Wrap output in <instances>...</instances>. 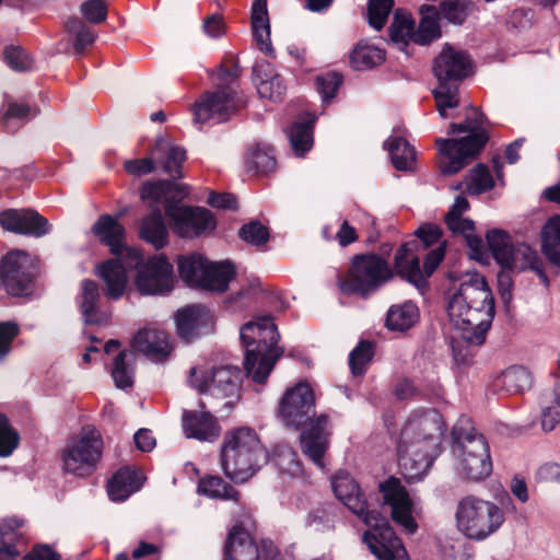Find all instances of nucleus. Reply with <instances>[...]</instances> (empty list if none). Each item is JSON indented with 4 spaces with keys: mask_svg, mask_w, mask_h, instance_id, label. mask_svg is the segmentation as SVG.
<instances>
[{
    "mask_svg": "<svg viewBox=\"0 0 560 560\" xmlns=\"http://www.w3.org/2000/svg\"><path fill=\"white\" fill-rule=\"evenodd\" d=\"M450 323L458 337L480 346L495 315L494 298L486 278L474 271L459 278L447 304Z\"/></svg>",
    "mask_w": 560,
    "mask_h": 560,
    "instance_id": "obj_1",
    "label": "nucleus"
},
{
    "mask_svg": "<svg viewBox=\"0 0 560 560\" xmlns=\"http://www.w3.org/2000/svg\"><path fill=\"white\" fill-rule=\"evenodd\" d=\"M445 430L442 416L433 409L415 411L407 419L397 441V456L408 481L428 474L441 452Z\"/></svg>",
    "mask_w": 560,
    "mask_h": 560,
    "instance_id": "obj_2",
    "label": "nucleus"
},
{
    "mask_svg": "<svg viewBox=\"0 0 560 560\" xmlns=\"http://www.w3.org/2000/svg\"><path fill=\"white\" fill-rule=\"evenodd\" d=\"M137 269L135 284L142 295H164L174 288L173 265L165 255H153L144 260L138 249L127 250L118 262L108 259L97 267L96 275L105 283V294L117 300L127 287V270Z\"/></svg>",
    "mask_w": 560,
    "mask_h": 560,
    "instance_id": "obj_3",
    "label": "nucleus"
},
{
    "mask_svg": "<svg viewBox=\"0 0 560 560\" xmlns=\"http://www.w3.org/2000/svg\"><path fill=\"white\" fill-rule=\"evenodd\" d=\"M316 397L312 387H288L281 395L277 417L288 428L301 429V447L315 465L324 468V455L329 446V417L320 413L313 417Z\"/></svg>",
    "mask_w": 560,
    "mask_h": 560,
    "instance_id": "obj_4",
    "label": "nucleus"
},
{
    "mask_svg": "<svg viewBox=\"0 0 560 560\" xmlns=\"http://www.w3.org/2000/svg\"><path fill=\"white\" fill-rule=\"evenodd\" d=\"M184 185L171 180L147 183L142 186L141 198L163 203L172 229L179 237L194 238L215 228L212 213L200 207H178L177 202L186 195Z\"/></svg>",
    "mask_w": 560,
    "mask_h": 560,
    "instance_id": "obj_5",
    "label": "nucleus"
},
{
    "mask_svg": "<svg viewBox=\"0 0 560 560\" xmlns=\"http://www.w3.org/2000/svg\"><path fill=\"white\" fill-rule=\"evenodd\" d=\"M486 122V116L478 108L469 107L465 121L451 124L447 132L448 135L468 132L467 136L460 139H436L435 144L442 156L440 167L443 174L458 173L481 151L489 139L485 128Z\"/></svg>",
    "mask_w": 560,
    "mask_h": 560,
    "instance_id": "obj_6",
    "label": "nucleus"
},
{
    "mask_svg": "<svg viewBox=\"0 0 560 560\" xmlns=\"http://www.w3.org/2000/svg\"><path fill=\"white\" fill-rule=\"evenodd\" d=\"M241 340L245 347L244 368L257 384L266 382L283 350L278 347L279 332L270 316L244 324Z\"/></svg>",
    "mask_w": 560,
    "mask_h": 560,
    "instance_id": "obj_7",
    "label": "nucleus"
},
{
    "mask_svg": "<svg viewBox=\"0 0 560 560\" xmlns=\"http://www.w3.org/2000/svg\"><path fill=\"white\" fill-rule=\"evenodd\" d=\"M432 71L438 80L432 92L436 109L442 118H446V110L459 105L458 86L472 73V63L466 51L445 44L433 60Z\"/></svg>",
    "mask_w": 560,
    "mask_h": 560,
    "instance_id": "obj_8",
    "label": "nucleus"
},
{
    "mask_svg": "<svg viewBox=\"0 0 560 560\" xmlns=\"http://www.w3.org/2000/svg\"><path fill=\"white\" fill-rule=\"evenodd\" d=\"M266 462L267 452L252 429L240 428L225 435L221 466L230 479L235 482L247 481Z\"/></svg>",
    "mask_w": 560,
    "mask_h": 560,
    "instance_id": "obj_9",
    "label": "nucleus"
},
{
    "mask_svg": "<svg viewBox=\"0 0 560 560\" xmlns=\"http://www.w3.org/2000/svg\"><path fill=\"white\" fill-rule=\"evenodd\" d=\"M452 436L456 472L470 481L486 479L492 471V460L485 436L470 425L469 420L456 423Z\"/></svg>",
    "mask_w": 560,
    "mask_h": 560,
    "instance_id": "obj_10",
    "label": "nucleus"
},
{
    "mask_svg": "<svg viewBox=\"0 0 560 560\" xmlns=\"http://www.w3.org/2000/svg\"><path fill=\"white\" fill-rule=\"evenodd\" d=\"M503 510L494 502L474 494L463 497L456 505L455 524L459 533L472 540H483L504 523Z\"/></svg>",
    "mask_w": 560,
    "mask_h": 560,
    "instance_id": "obj_11",
    "label": "nucleus"
},
{
    "mask_svg": "<svg viewBox=\"0 0 560 560\" xmlns=\"http://www.w3.org/2000/svg\"><path fill=\"white\" fill-rule=\"evenodd\" d=\"M393 278L388 262L376 254H360L352 258L346 279L339 283L347 294L368 296Z\"/></svg>",
    "mask_w": 560,
    "mask_h": 560,
    "instance_id": "obj_12",
    "label": "nucleus"
},
{
    "mask_svg": "<svg viewBox=\"0 0 560 560\" xmlns=\"http://www.w3.org/2000/svg\"><path fill=\"white\" fill-rule=\"evenodd\" d=\"M103 453V441L100 432L84 427L62 451V468L75 476L90 475L100 462Z\"/></svg>",
    "mask_w": 560,
    "mask_h": 560,
    "instance_id": "obj_13",
    "label": "nucleus"
},
{
    "mask_svg": "<svg viewBox=\"0 0 560 560\" xmlns=\"http://www.w3.org/2000/svg\"><path fill=\"white\" fill-rule=\"evenodd\" d=\"M486 240L493 258L502 267L517 271H523L525 269L537 270L547 282L546 277L539 270L538 255L530 246L525 243L513 244L510 235L505 231L499 229L489 231L486 235Z\"/></svg>",
    "mask_w": 560,
    "mask_h": 560,
    "instance_id": "obj_14",
    "label": "nucleus"
},
{
    "mask_svg": "<svg viewBox=\"0 0 560 560\" xmlns=\"http://www.w3.org/2000/svg\"><path fill=\"white\" fill-rule=\"evenodd\" d=\"M34 277V264L30 254L16 249L3 257L1 280L9 294L13 296L28 294L32 291Z\"/></svg>",
    "mask_w": 560,
    "mask_h": 560,
    "instance_id": "obj_15",
    "label": "nucleus"
},
{
    "mask_svg": "<svg viewBox=\"0 0 560 560\" xmlns=\"http://www.w3.org/2000/svg\"><path fill=\"white\" fill-rule=\"evenodd\" d=\"M331 486L337 499L370 528L377 527L385 520L378 513L368 511L366 500L359 485L349 472L339 470L331 478Z\"/></svg>",
    "mask_w": 560,
    "mask_h": 560,
    "instance_id": "obj_16",
    "label": "nucleus"
},
{
    "mask_svg": "<svg viewBox=\"0 0 560 560\" xmlns=\"http://www.w3.org/2000/svg\"><path fill=\"white\" fill-rule=\"evenodd\" d=\"M241 106L236 92L230 85L219 86L213 92L206 93L194 106L196 122L214 119L225 121Z\"/></svg>",
    "mask_w": 560,
    "mask_h": 560,
    "instance_id": "obj_17",
    "label": "nucleus"
},
{
    "mask_svg": "<svg viewBox=\"0 0 560 560\" xmlns=\"http://www.w3.org/2000/svg\"><path fill=\"white\" fill-rule=\"evenodd\" d=\"M380 492L384 504L390 508L393 521L400 525L406 533L413 534L418 528L412 516L415 503L400 481L396 478H389L387 481L380 483Z\"/></svg>",
    "mask_w": 560,
    "mask_h": 560,
    "instance_id": "obj_18",
    "label": "nucleus"
},
{
    "mask_svg": "<svg viewBox=\"0 0 560 560\" xmlns=\"http://www.w3.org/2000/svg\"><path fill=\"white\" fill-rule=\"evenodd\" d=\"M363 540L381 560H401L407 557L406 549L386 518L377 527H371L366 530Z\"/></svg>",
    "mask_w": 560,
    "mask_h": 560,
    "instance_id": "obj_19",
    "label": "nucleus"
},
{
    "mask_svg": "<svg viewBox=\"0 0 560 560\" xmlns=\"http://www.w3.org/2000/svg\"><path fill=\"white\" fill-rule=\"evenodd\" d=\"M0 224L9 232L40 237L50 231L48 221L31 209H9L0 213Z\"/></svg>",
    "mask_w": 560,
    "mask_h": 560,
    "instance_id": "obj_20",
    "label": "nucleus"
},
{
    "mask_svg": "<svg viewBox=\"0 0 560 560\" xmlns=\"http://www.w3.org/2000/svg\"><path fill=\"white\" fill-rule=\"evenodd\" d=\"M132 345L137 351L155 363L166 362L174 351L171 336L159 329L147 328L138 331L133 337Z\"/></svg>",
    "mask_w": 560,
    "mask_h": 560,
    "instance_id": "obj_21",
    "label": "nucleus"
},
{
    "mask_svg": "<svg viewBox=\"0 0 560 560\" xmlns=\"http://www.w3.org/2000/svg\"><path fill=\"white\" fill-rule=\"evenodd\" d=\"M175 319L177 334L186 342L209 332L213 324L212 314L202 305H190L177 311Z\"/></svg>",
    "mask_w": 560,
    "mask_h": 560,
    "instance_id": "obj_22",
    "label": "nucleus"
},
{
    "mask_svg": "<svg viewBox=\"0 0 560 560\" xmlns=\"http://www.w3.org/2000/svg\"><path fill=\"white\" fill-rule=\"evenodd\" d=\"M92 232L103 244L109 247L110 253L115 256L114 259L118 262L125 259L127 250L136 249L126 246L125 228L118 222V219L109 214H102L92 225Z\"/></svg>",
    "mask_w": 560,
    "mask_h": 560,
    "instance_id": "obj_23",
    "label": "nucleus"
},
{
    "mask_svg": "<svg viewBox=\"0 0 560 560\" xmlns=\"http://www.w3.org/2000/svg\"><path fill=\"white\" fill-rule=\"evenodd\" d=\"M252 520L247 515L241 524H235L226 539L224 560H259L258 547L248 533Z\"/></svg>",
    "mask_w": 560,
    "mask_h": 560,
    "instance_id": "obj_24",
    "label": "nucleus"
},
{
    "mask_svg": "<svg viewBox=\"0 0 560 560\" xmlns=\"http://www.w3.org/2000/svg\"><path fill=\"white\" fill-rule=\"evenodd\" d=\"M77 303L85 325H104L108 322L110 314L102 310L100 288L93 280L81 282Z\"/></svg>",
    "mask_w": 560,
    "mask_h": 560,
    "instance_id": "obj_25",
    "label": "nucleus"
},
{
    "mask_svg": "<svg viewBox=\"0 0 560 560\" xmlns=\"http://www.w3.org/2000/svg\"><path fill=\"white\" fill-rule=\"evenodd\" d=\"M190 383L195 385H241L247 376V371L238 366L224 365L213 368L210 371L191 368L189 371Z\"/></svg>",
    "mask_w": 560,
    "mask_h": 560,
    "instance_id": "obj_26",
    "label": "nucleus"
},
{
    "mask_svg": "<svg viewBox=\"0 0 560 560\" xmlns=\"http://www.w3.org/2000/svg\"><path fill=\"white\" fill-rule=\"evenodd\" d=\"M417 248L418 243L415 241L402 244L395 254L394 266L401 278L420 288L424 284V275L416 254Z\"/></svg>",
    "mask_w": 560,
    "mask_h": 560,
    "instance_id": "obj_27",
    "label": "nucleus"
},
{
    "mask_svg": "<svg viewBox=\"0 0 560 560\" xmlns=\"http://www.w3.org/2000/svg\"><path fill=\"white\" fill-rule=\"evenodd\" d=\"M417 248L418 243L415 241L402 244L395 254L394 266L401 278L420 288L424 284V275L416 254Z\"/></svg>",
    "mask_w": 560,
    "mask_h": 560,
    "instance_id": "obj_28",
    "label": "nucleus"
},
{
    "mask_svg": "<svg viewBox=\"0 0 560 560\" xmlns=\"http://www.w3.org/2000/svg\"><path fill=\"white\" fill-rule=\"evenodd\" d=\"M183 429L188 439L212 442L220 435L217 420L208 412H185Z\"/></svg>",
    "mask_w": 560,
    "mask_h": 560,
    "instance_id": "obj_29",
    "label": "nucleus"
},
{
    "mask_svg": "<svg viewBox=\"0 0 560 560\" xmlns=\"http://www.w3.org/2000/svg\"><path fill=\"white\" fill-rule=\"evenodd\" d=\"M152 201L155 206L152 205V211L142 219L139 235L159 250L168 243V230L159 208L160 203L154 200Z\"/></svg>",
    "mask_w": 560,
    "mask_h": 560,
    "instance_id": "obj_30",
    "label": "nucleus"
},
{
    "mask_svg": "<svg viewBox=\"0 0 560 560\" xmlns=\"http://www.w3.org/2000/svg\"><path fill=\"white\" fill-rule=\"evenodd\" d=\"M152 154L155 161L162 165L166 174L175 179L183 177L182 165L186 160V151L183 148L163 138H159L152 150Z\"/></svg>",
    "mask_w": 560,
    "mask_h": 560,
    "instance_id": "obj_31",
    "label": "nucleus"
},
{
    "mask_svg": "<svg viewBox=\"0 0 560 560\" xmlns=\"http://www.w3.org/2000/svg\"><path fill=\"white\" fill-rule=\"evenodd\" d=\"M142 483L141 472L121 468L108 480L107 493L112 501L121 502L138 491Z\"/></svg>",
    "mask_w": 560,
    "mask_h": 560,
    "instance_id": "obj_32",
    "label": "nucleus"
},
{
    "mask_svg": "<svg viewBox=\"0 0 560 560\" xmlns=\"http://www.w3.org/2000/svg\"><path fill=\"white\" fill-rule=\"evenodd\" d=\"M254 80L260 97L280 101L285 93V85L281 77L275 73L269 63L255 66Z\"/></svg>",
    "mask_w": 560,
    "mask_h": 560,
    "instance_id": "obj_33",
    "label": "nucleus"
},
{
    "mask_svg": "<svg viewBox=\"0 0 560 560\" xmlns=\"http://www.w3.org/2000/svg\"><path fill=\"white\" fill-rule=\"evenodd\" d=\"M252 30L258 48L267 55L271 54L272 46L267 0H254L252 4Z\"/></svg>",
    "mask_w": 560,
    "mask_h": 560,
    "instance_id": "obj_34",
    "label": "nucleus"
},
{
    "mask_svg": "<svg viewBox=\"0 0 560 560\" xmlns=\"http://www.w3.org/2000/svg\"><path fill=\"white\" fill-rule=\"evenodd\" d=\"M540 427L551 432L560 424V387H545L539 396Z\"/></svg>",
    "mask_w": 560,
    "mask_h": 560,
    "instance_id": "obj_35",
    "label": "nucleus"
},
{
    "mask_svg": "<svg viewBox=\"0 0 560 560\" xmlns=\"http://www.w3.org/2000/svg\"><path fill=\"white\" fill-rule=\"evenodd\" d=\"M207 264L200 254L182 255L177 259L179 277L191 288H202Z\"/></svg>",
    "mask_w": 560,
    "mask_h": 560,
    "instance_id": "obj_36",
    "label": "nucleus"
},
{
    "mask_svg": "<svg viewBox=\"0 0 560 560\" xmlns=\"http://www.w3.org/2000/svg\"><path fill=\"white\" fill-rule=\"evenodd\" d=\"M394 167L398 171H410L416 163V152L410 143L400 136H390L384 142Z\"/></svg>",
    "mask_w": 560,
    "mask_h": 560,
    "instance_id": "obj_37",
    "label": "nucleus"
},
{
    "mask_svg": "<svg viewBox=\"0 0 560 560\" xmlns=\"http://www.w3.org/2000/svg\"><path fill=\"white\" fill-rule=\"evenodd\" d=\"M421 15L418 28L412 34V42L419 45H427L440 37L438 23L439 11L434 5L423 4L419 9Z\"/></svg>",
    "mask_w": 560,
    "mask_h": 560,
    "instance_id": "obj_38",
    "label": "nucleus"
},
{
    "mask_svg": "<svg viewBox=\"0 0 560 560\" xmlns=\"http://www.w3.org/2000/svg\"><path fill=\"white\" fill-rule=\"evenodd\" d=\"M419 318L417 305L410 301L392 305L386 315V327L393 331L410 329Z\"/></svg>",
    "mask_w": 560,
    "mask_h": 560,
    "instance_id": "obj_39",
    "label": "nucleus"
},
{
    "mask_svg": "<svg viewBox=\"0 0 560 560\" xmlns=\"http://www.w3.org/2000/svg\"><path fill=\"white\" fill-rule=\"evenodd\" d=\"M541 249L546 258L560 267V215L551 217L541 230Z\"/></svg>",
    "mask_w": 560,
    "mask_h": 560,
    "instance_id": "obj_40",
    "label": "nucleus"
},
{
    "mask_svg": "<svg viewBox=\"0 0 560 560\" xmlns=\"http://www.w3.org/2000/svg\"><path fill=\"white\" fill-rule=\"evenodd\" d=\"M235 276V270L232 264L223 262H209L205 270V281L202 289L210 291L223 292L228 289L229 282Z\"/></svg>",
    "mask_w": 560,
    "mask_h": 560,
    "instance_id": "obj_41",
    "label": "nucleus"
},
{
    "mask_svg": "<svg viewBox=\"0 0 560 560\" xmlns=\"http://www.w3.org/2000/svg\"><path fill=\"white\" fill-rule=\"evenodd\" d=\"M288 138L295 155H304L313 147V121H295L288 131Z\"/></svg>",
    "mask_w": 560,
    "mask_h": 560,
    "instance_id": "obj_42",
    "label": "nucleus"
},
{
    "mask_svg": "<svg viewBox=\"0 0 560 560\" xmlns=\"http://www.w3.org/2000/svg\"><path fill=\"white\" fill-rule=\"evenodd\" d=\"M385 60V51L374 45L360 43L353 49L350 62L355 70H368Z\"/></svg>",
    "mask_w": 560,
    "mask_h": 560,
    "instance_id": "obj_43",
    "label": "nucleus"
},
{
    "mask_svg": "<svg viewBox=\"0 0 560 560\" xmlns=\"http://www.w3.org/2000/svg\"><path fill=\"white\" fill-rule=\"evenodd\" d=\"M198 491L212 499L238 500V492L217 476L201 479L198 485Z\"/></svg>",
    "mask_w": 560,
    "mask_h": 560,
    "instance_id": "obj_44",
    "label": "nucleus"
},
{
    "mask_svg": "<svg viewBox=\"0 0 560 560\" xmlns=\"http://www.w3.org/2000/svg\"><path fill=\"white\" fill-rule=\"evenodd\" d=\"M135 353L120 351L114 359L112 376L115 385H132L135 382Z\"/></svg>",
    "mask_w": 560,
    "mask_h": 560,
    "instance_id": "obj_45",
    "label": "nucleus"
},
{
    "mask_svg": "<svg viewBox=\"0 0 560 560\" xmlns=\"http://www.w3.org/2000/svg\"><path fill=\"white\" fill-rule=\"evenodd\" d=\"M24 521L18 517H7L0 522V548L19 549V541L23 538L20 532Z\"/></svg>",
    "mask_w": 560,
    "mask_h": 560,
    "instance_id": "obj_46",
    "label": "nucleus"
},
{
    "mask_svg": "<svg viewBox=\"0 0 560 560\" xmlns=\"http://www.w3.org/2000/svg\"><path fill=\"white\" fill-rule=\"evenodd\" d=\"M374 355V345L371 341H360L349 354V365L354 376L365 373Z\"/></svg>",
    "mask_w": 560,
    "mask_h": 560,
    "instance_id": "obj_47",
    "label": "nucleus"
},
{
    "mask_svg": "<svg viewBox=\"0 0 560 560\" xmlns=\"http://www.w3.org/2000/svg\"><path fill=\"white\" fill-rule=\"evenodd\" d=\"M492 381L495 383H501L503 385H522V384H532L535 378L532 371L520 364H514L500 373L495 374L492 377Z\"/></svg>",
    "mask_w": 560,
    "mask_h": 560,
    "instance_id": "obj_48",
    "label": "nucleus"
},
{
    "mask_svg": "<svg viewBox=\"0 0 560 560\" xmlns=\"http://www.w3.org/2000/svg\"><path fill=\"white\" fill-rule=\"evenodd\" d=\"M275 462L281 472L290 476H299L301 474V465L298 454L289 445H279L275 450Z\"/></svg>",
    "mask_w": 560,
    "mask_h": 560,
    "instance_id": "obj_49",
    "label": "nucleus"
},
{
    "mask_svg": "<svg viewBox=\"0 0 560 560\" xmlns=\"http://www.w3.org/2000/svg\"><path fill=\"white\" fill-rule=\"evenodd\" d=\"M66 28L74 37V49L82 52L83 49L92 45L95 40V34L79 18H71L66 22Z\"/></svg>",
    "mask_w": 560,
    "mask_h": 560,
    "instance_id": "obj_50",
    "label": "nucleus"
},
{
    "mask_svg": "<svg viewBox=\"0 0 560 560\" xmlns=\"http://www.w3.org/2000/svg\"><path fill=\"white\" fill-rule=\"evenodd\" d=\"M415 34V23L406 14L396 12L390 26V38L396 44H407L408 39L412 40Z\"/></svg>",
    "mask_w": 560,
    "mask_h": 560,
    "instance_id": "obj_51",
    "label": "nucleus"
},
{
    "mask_svg": "<svg viewBox=\"0 0 560 560\" xmlns=\"http://www.w3.org/2000/svg\"><path fill=\"white\" fill-rule=\"evenodd\" d=\"M468 178L467 191L471 195H479L494 186L493 178L483 164H479L471 170Z\"/></svg>",
    "mask_w": 560,
    "mask_h": 560,
    "instance_id": "obj_52",
    "label": "nucleus"
},
{
    "mask_svg": "<svg viewBox=\"0 0 560 560\" xmlns=\"http://www.w3.org/2000/svg\"><path fill=\"white\" fill-rule=\"evenodd\" d=\"M394 0H369L368 19L372 27L380 31L387 21Z\"/></svg>",
    "mask_w": 560,
    "mask_h": 560,
    "instance_id": "obj_53",
    "label": "nucleus"
},
{
    "mask_svg": "<svg viewBox=\"0 0 560 560\" xmlns=\"http://www.w3.org/2000/svg\"><path fill=\"white\" fill-rule=\"evenodd\" d=\"M250 168L258 173L267 174L273 172L277 166L276 156L271 148H257L248 159Z\"/></svg>",
    "mask_w": 560,
    "mask_h": 560,
    "instance_id": "obj_54",
    "label": "nucleus"
},
{
    "mask_svg": "<svg viewBox=\"0 0 560 560\" xmlns=\"http://www.w3.org/2000/svg\"><path fill=\"white\" fill-rule=\"evenodd\" d=\"M19 440L18 432L10 425L7 417L0 415V456L11 455L18 447Z\"/></svg>",
    "mask_w": 560,
    "mask_h": 560,
    "instance_id": "obj_55",
    "label": "nucleus"
},
{
    "mask_svg": "<svg viewBox=\"0 0 560 560\" xmlns=\"http://www.w3.org/2000/svg\"><path fill=\"white\" fill-rule=\"evenodd\" d=\"M238 235L243 241L254 246L264 245L269 240L268 228L258 221H252L244 224L241 228Z\"/></svg>",
    "mask_w": 560,
    "mask_h": 560,
    "instance_id": "obj_56",
    "label": "nucleus"
},
{
    "mask_svg": "<svg viewBox=\"0 0 560 560\" xmlns=\"http://www.w3.org/2000/svg\"><path fill=\"white\" fill-rule=\"evenodd\" d=\"M4 61L14 71H27L33 68V59L21 47L9 46L4 50Z\"/></svg>",
    "mask_w": 560,
    "mask_h": 560,
    "instance_id": "obj_57",
    "label": "nucleus"
},
{
    "mask_svg": "<svg viewBox=\"0 0 560 560\" xmlns=\"http://www.w3.org/2000/svg\"><path fill=\"white\" fill-rule=\"evenodd\" d=\"M106 0H85L80 5L82 16L92 24H100L107 18Z\"/></svg>",
    "mask_w": 560,
    "mask_h": 560,
    "instance_id": "obj_58",
    "label": "nucleus"
},
{
    "mask_svg": "<svg viewBox=\"0 0 560 560\" xmlns=\"http://www.w3.org/2000/svg\"><path fill=\"white\" fill-rule=\"evenodd\" d=\"M444 560H470L467 544L462 538H446L441 542Z\"/></svg>",
    "mask_w": 560,
    "mask_h": 560,
    "instance_id": "obj_59",
    "label": "nucleus"
},
{
    "mask_svg": "<svg viewBox=\"0 0 560 560\" xmlns=\"http://www.w3.org/2000/svg\"><path fill=\"white\" fill-rule=\"evenodd\" d=\"M341 82L342 77L337 72H328L317 77L316 89L322 95L324 102L335 97Z\"/></svg>",
    "mask_w": 560,
    "mask_h": 560,
    "instance_id": "obj_60",
    "label": "nucleus"
},
{
    "mask_svg": "<svg viewBox=\"0 0 560 560\" xmlns=\"http://www.w3.org/2000/svg\"><path fill=\"white\" fill-rule=\"evenodd\" d=\"M335 514L331 509L318 508L307 516V525L315 532H326L334 527Z\"/></svg>",
    "mask_w": 560,
    "mask_h": 560,
    "instance_id": "obj_61",
    "label": "nucleus"
},
{
    "mask_svg": "<svg viewBox=\"0 0 560 560\" xmlns=\"http://www.w3.org/2000/svg\"><path fill=\"white\" fill-rule=\"evenodd\" d=\"M441 14L448 22L462 24L467 18V10L460 0H447L440 4Z\"/></svg>",
    "mask_w": 560,
    "mask_h": 560,
    "instance_id": "obj_62",
    "label": "nucleus"
},
{
    "mask_svg": "<svg viewBox=\"0 0 560 560\" xmlns=\"http://www.w3.org/2000/svg\"><path fill=\"white\" fill-rule=\"evenodd\" d=\"M32 116V108L24 103L11 102L2 117L3 126L11 129V121L13 119L27 120Z\"/></svg>",
    "mask_w": 560,
    "mask_h": 560,
    "instance_id": "obj_63",
    "label": "nucleus"
},
{
    "mask_svg": "<svg viewBox=\"0 0 560 560\" xmlns=\"http://www.w3.org/2000/svg\"><path fill=\"white\" fill-rule=\"evenodd\" d=\"M19 334V326L13 322L0 323V360L11 350V345Z\"/></svg>",
    "mask_w": 560,
    "mask_h": 560,
    "instance_id": "obj_64",
    "label": "nucleus"
}]
</instances>
